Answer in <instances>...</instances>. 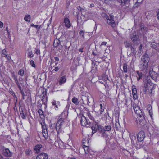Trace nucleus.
<instances>
[{
    "label": "nucleus",
    "instance_id": "nucleus-31",
    "mask_svg": "<svg viewBox=\"0 0 159 159\" xmlns=\"http://www.w3.org/2000/svg\"><path fill=\"white\" fill-rule=\"evenodd\" d=\"M125 46L128 48H129L132 45V44L127 42H125Z\"/></svg>",
    "mask_w": 159,
    "mask_h": 159
},
{
    "label": "nucleus",
    "instance_id": "nucleus-38",
    "mask_svg": "<svg viewBox=\"0 0 159 159\" xmlns=\"http://www.w3.org/2000/svg\"><path fill=\"white\" fill-rule=\"evenodd\" d=\"M30 64L31 66L33 67H35L36 66L34 61L33 60H31L30 61Z\"/></svg>",
    "mask_w": 159,
    "mask_h": 159
},
{
    "label": "nucleus",
    "instance_id": "nucleus-62",
    "mask_svg": "<svg viewBox=\"0 0 159 159\" xmlns=\"http://www.w3.org/2000/svg\"><path fill=\"white\" fill-rule=\"evenodd\" d=\"M92 54H93V55H96V54L94 52H93Z\"/></svg>",
    "mask_w": 159,
    "mask_h": 159
},
{
    "label": "nucleus",
    "instance_id": "nucleus-13",
    "mask_svg": "<svg viewBox=\"0 0 159 159\" xmlns=\"http://www.w3.org/2000/svg\"><path fill=\"white\" fill-rule=\"evenodd\" d=\"M145 134L143 131L139 132L138 134L137 138L139 141H142L145 138Z\"/></svg>",
    "mask_w": 159,
    "mask_h": 159
},
{
    "label": "nucleus",
    "instance_id": "nucleus-15",
    "mask_svg": "<svg viewBox=\"0 0 159 159\" xmlns=\"http://www.w3.org/2000/svg\"><path fill=\"white\" fill-rule=\"evenodd\" d=\"M3 154L6 156H11V153L8 148H4L2 150Z\"/></svg>",
    "mask_w": 159,
    "mask_h": 159
},
{
    "label": "nucleus",
    "instance_id": "nucleus-34",
    "mask_svg": "<svg viewBox=\"0 0 159 159\" xmlns=\"http://www.w3.org/2000/svg\"><path fill=\"white\" fill-rule=\"evenodd\" d=\"M24 71L23 69H20L18 72V74L20 75L21 76H23L24 74Z\"/></svg>",
    "mask_w": 159,
    "mask_h": 159
},
{
    "label": "nucleus",
    "instance_id": "nucleus-28",
    "mask_svg": "<svg viewBox=\"0 0 159 159\" xmlns=\"http://www.w3.org/2000/svg\"><path fill=\"white\" fill-rule=\"evenodd\" d=\"M25 153L27 155H30L32 153V151L30 149H26L25 152Z\"/></svg>",
    "mask_w": 159,
    "mask_h": 159
},
{
    "label": "nucleus",
    "instance_id": "nucleus-32",
    "mask_svg": "<svg viewBox=\"0 0 159 159\" xmlns=\"http://www.w3.org/2000/svg\"><path fill=\"white\" fill-rule=\"evenodd\" d=\"M123 70L124 72L126 73L127 71V65L126 63L124 64L123 66Z\"/></svg>",
    "mask_w": 159,
    "mask_h": 159
},
{
    "label": "nucleus",
    "instance_id": "nucleus-47",
    "mask_svg": "<svg viewBox=\"0 0 159 159\" xmlns=\"http://www.w3.org/2000/svg\"><path fill=\"white\" fill-rule=\"evenodd\" d=\"M102 2L106 4H108L110 2V0H103Z\"/></svg>",
    "mask_w": 159,
    "mask_h": 159
},
{
    "label": "nucleus",
    "instance_id": "nucleus-56",
    "mask_svg": "<svg viewBox=\"0 0 159 159\" xmlns=\"http://www.w3.org/2000/svg\"><path fill=\"white\" fill-rule=\"evenodd\" d=\"M84 49V48H80L79 50V51L81 52H83V49Z\"/></svg>",
    "mask_w": 159,
    "mask_h": 159
},
{
    "label": "nucleus",
    "instance_id": "nucleus-25",
    "mask_svg": "<svg viewBox=\"0 0 159 159\" xmlns=\"http://www.w3.org/2000/svg\"><path fill=\"white\" fill-rule=\"evenodd\" d=\"M42 133L43 136L45 138H47L48 137L47 130H42Z\"/></svg>",
    "mask_w": 159,
    "mask_h": 159
},
{
    "label": "nucleus",
    "instance_id": "nucleus-49",
    "mask_svg": "<svg viewBox=\"0 0 159 159\" xmlns=\"http://www.w3.org/2000/svg\"><path fill=\"white\" fill-rule=\"evenodd\" d=\"M139 120V123L141 125L143 124L144 123V120Z\"/></svg>",
    "mask_w": 159,
    "mask_h": 159
},
{
    "label": "nucleus",
    "instance_id": "nucleus-1",
    "mask_svg": "<svg viewBox=\"0 0 159 159\" xmlns=\"http://www.w3.org/2000/svg\"><path fill=\"white\" fill-rule=\"evenodd\" d=\"M58 119L59 120L55 125V124H53L52 125H55V128L57 131V133L60 132L62 131V126L63 124L64 123V119L61 117L60 118L59 116Z\"/></svg>",
    "mask_w": 159,
    "mask_h": 159
},
{
    "label": "nucleus",
    "instance_id": "nucleus-53",
    "mask_svg": "<svg viewBox=\"0 0 159 159\" xmlns=\"http://www.w3.org/2000/svg\"><path fill=\"white\" fill-rule=\"evenodd\" d=\"M143 47V45L142 44L140 45L139 48V49L141 52Z\"/></svg>",
    "mask_w": 159,
    "mask_h": 159
},
{
    "label": "nucleus",
    "instance_id": "nucleus-29",
    "mask_svg": "<svg viewBox=\"0 0 159 159\" xmlns=\"http://www.w3.org/2000/svg\"><path fill=\"white\" fill-rule=\"evenodd\" d=\"M150 74L152 78H154L156 76V75H157V74L155 73V72L153 71H150Z\"/></svg>",
    "mask_w": 159,
    "mask_h": 159
},
{
    "label": "nucleus",
    "instance_id": "nucleus-5",
    "mask_svg": "<svg viewBox=\"0 0 159 159\" xmlns=\"http://www.w3.org/2000/svg\"><path fill=\"white\" fill-rule=\"evenodd\" d=\"M85 95L83 94L82 96L81 99L84 104H89L90 102L89 101V94L88 93H85Z\"/></svg>",
    "mask_w": 159,
    "mask_h": 159
},
{
    "label": "nucleus",
    "instance_id": "nucleus-9",
    "mask_svg": "<svg viewBox=\"0 0 159 159\" xmlns=\"http://www.w3.org/2000/svg\"><path fill=\"white\" fill-rule=\"evenodd\" d=\"M20 112L21 118L24 119H25L27 117V113L26 110L25 108H21L20 109Z\"/></svg>",
    "mask_w": 159,
    "mask_h": 159
},
{
    "label": "nucleus",
    "instance_id": "nucleus-6",
    "mask_svg": "<svg viewBox=\"0 0 159 159\" xmlns=\"http://www.w3.org/2000/svg\"><path fill=\"white\" fill-rule=\"evenodd\" d=\"M95 121V122L93 123L91 127L92 134L95 133L99 129V126L98 122L97 121Z\"/></svg>",
    "mask_w": 159,
    "mask_h": 159
},
{
    "label": "nucleus",
    "instance_id": "nucleus-42",
    "mask_svg": "<svg viewBox=\"0 0 159 159\" xmlns=\"http://www.w3.org/2000/svg\"><path fill=\"white\" fill-rule=\"evenodd\" d=\"M10 93L15 98H17V97L15 95V93L13 91H10Z\"/></svg>",
    "mask_w": 159,
    "mask_h": 159
},
{
    "label": "nucleus",
    "instance_id": "nucleus-16",
    "mask_svg": "<svg viewBox=\"0 0 159 159\" xmlns=\"http://www.w3.org/2000/svg\"><path fill=\"white\" fill-rule=\"evenodd\" d=\"M42 147V145L39 144L36 145L34 148V150L36 153H39L41 148Z\"/></svg>",
    "mask_w": 159,
    "mask_h": 159
},
{
    "label": "nucleus",
    "instance_id": "nucleus-30",
    "mask_svg": "<svg viewBox=\"0 0 159 159\" xmlns=\"http://www.w3.org/2000/svg\"><path fill=\"white\" fill-rule=\"evenodd\" d=\"M83 148L85 151V153L87 154H88V149H89V147L88 146L84 145Z\"/></svg>",
    "mask_w": 159,
    "mask_h": 159
},
{
    "label": "nucleus",
    "instance_id": "nucleus-46",
    "mask_svg": "<svg viewBox=\"0 0 159 159\" xmlns=\"http://www.w3.org/2000/svg\"><path fill=\"white\" fill-rule=\"evenodd\" d=\"M31 26L32 27H34L36 28H37L38 30L39 29V28H38L39 25H34L33 24H32L31 25Z\"/></svg>",
    "mask_w": 159,
    "mask_h": 159
},
{
    "label": "nucleus",
    "instance_id": "nucleus-21",
    "mask_svg": "<svg viewBox=\"0 0 159 159\" xmlns=\"http://www.w3.org/2000/svg\"><path fill=\"white\" fill-rule=\"evenodd\" d=\"M64 24L65 27L67 28H70L71 24L70 20H64Z\"/></svg>",
    "mask_w": 159,
    "mask_h": 159
},
{
    "label": "nucleus",
    "instance_id": "nucleus-58",
    "mask_svg": "<svg viewBox=\"0 0 159 159\" xmlns=\"http://www.w3.org/2000/svg\"><path fill=\"white\" fill-rule=\"evenodd\" d=\"M59 70V68L58 67H55L54 69V70L55 71H57Z\"/></svg>",
    "mask_w": 159,
    "mask_h": 159
},
{
    "label": "nucleus",
    "instance_id": "nucleus-57",
    "mask_svg": "<svg viewBox=\"0 0 159 159\" xmlns=\"http://www.w3.org/2000/svg\"><path fill=\"white\" fill-rule=\"evenodd\" d=\"M158 10V11L157 12V17L158 19L159 20V9Z\"/></svg>",
    "mask_w": 159,
    "mask_h": 159
},
{
    "label": "nucleus",
    "instance_id": "nucleus-40",
    "mask_svg": "<svg viewBox=\"0 0 159 159\" xmlns=\"http://www.w3.org/2000/svg\"><path fill=\"white\" fill-rule=\"evenodd\" d=\"M38 113L40 116H43V111L41 109H39L38 110Z\"/></svg>",
    "mask_w": 159,
    "mask_h": 159
},
{
    "label": "nucleus",
    "instance_id": "nucleus-44",
    "mask_svg": "<svg viewBox=\"0 0 159 159\" xmlns=\"http://www.w3.org/2000/svg\"><path fill=\"white\" fill-rule=\"evenodd\" d=\"M20 93L22 94V95L23 96H26V95L25 94V93L22 89H21V90H20Z\"/></svg>",
    "mask_w": 159,
    "mask_h": 159
},
{
    "label": "nucleus",
    "instance_id": "nucleus-2",
    "mask_svg": "<svg viewBox=\"0 0 159 159\" xmlns=\"http://www.w3.org/2000/svg\"><path fill=\"white\" fill-rule=\"evenodd\" d=\"M39 93H41L40 95V97L42 98L41 100L43 104H45L47 100L48 96L47 94V90L45 89H41L39 92Z\"/></svg>",
    "mask_w": 159,
    "mask_h": 159
},
{
    "label": "nucleus",
    "instance_id": "nucleus-41",
    "mask_svg": "<svg viewBox=\"0 0 159 159\" xmlns=\"http://www.w3.org/2000/svg\"><path fill=\"white\" fill-rule=\"evenodd\" d=\"M28 56L29 57H32L34 56V54H33V52L32 51L29 52L28 53Z\"/></svg>",
    "mask_w": 159,
    "mask_h": 159
},
{
    "label": "nucleus",
    "instance_id": "nucleus-54",
    "mask_svg": "<svg viewBox=\"0 0 159 159\" xmlns=\"http://www.w3.org/2000/svg\"><path fill=\"white\" fill-rule=\"evenodd\" d=\"M54 59L56 61H58L59 60V58L57 57H55Z\"/></svg>",
    "mask_w": 159,
    "mask_h": 159
},
{
    "label": "nucleus",
    "instance_id": "nucleus-64",
    "mask_svg": "<svg viewBox=\"0 0 159 159\" xmlns=\"http://www.w3.org/2000/svg\"><path fill=\"white\" fill-rule=\"evenodd\" d=\"M77 59L78 61H79L80 60V58H79V57H78L77 58Z\"/></svg>",
    "mask_w": 159,
    "mask_h": 159
},
{
    "label": "nucleus",
    "instance_id": "nucleus-51",
    "mask_svg": "<svg viewBox=\"0 0 159 159\" xmlns=\"http://www.w3.org/2000/svg\"><path fill=\"white\" fill-rule=\"evenodd\" d=\"M107 44V43L106 42H104L102 43L101 44V46L102 47H103V45H105Z\"/></svg>",
    "mask_w": 159,
    "mask_h": 159
},
{
    "label": "nucleus",
    "instance_id": "nucleus-20",
    "mask_svg": "<svg viewBox=\"0 0 159 159\" xmlns=\"http://www.w3.org/2000/svg\"><path fill=\"white\" fill-rule=\"evenodd\" d=\"M111 129V127L110 126H106L103 129V130L102 129L101 131L103 133H105V131H109Z\"/></svg>",
    "mask_w": 159,
    "mask_h": 159
},
{
    "label": "nucleus",
    "instance_id": "nucleus-27",
    "mask_svg": "<svg viewBox=\"0 0 159 159\" xmlns=\"http://www.w3.org/2000/svg\"><path fill=\"white\" fill-rule=\"evenodd\" d=\"M72 102L74 103L77 105L79 103V102L78 101V99L76 97H74L72 99Z\"/></svg>",
    "mask_w": 159,
    "mask_h": 159
},
{
    "label": "nucleus",
    "instance_id": "nucleus-17",
    "mask_svg": "<svg viewBox=\"0 0 159 159\" xmlns=\"http://www.w3.org/2000/svg\"><path fill=\"white\" fill-rule=\"evenodd\" d=\"M66 76L64 75L59 78V85H61L66 81Z\"/></svg>",
    "mask_w": 159,
    "mask_h": 159
},
{
    "label": "nucleus",
    "instance_id": "nucleus-18",
    "mask_svg": "<svg viewBox=\"0 0 159 159\" xmlns=\"http://www.w3.org/2000/svg\"><path fill=\"white\" fill-rule=\"evenodd\" d=\"M135 49H134V46L132 45L129 48V52H128V54L129 55L130 54H135Z\"/></svg>",
    "mask_w": 159,
    "mask_h": 159
},
{
    "label": "nucleus",
    "instance_id": "nucleus-39",
    "mask_svg": "<svg viewBox=\"0 0 159 159\" xmlns=\"http://www.w3.org/2000/svg\"><path fill=\"white\" fill-rule=\"evenodd\" d=\"M36 50V52H35V53H36L37 54H40V50H39V48H38L37 47H36L35 48Z\"/></svg>",
    "mask_w": 159,
    "mask_h": 159
},
{
    "label": "nucleus",
    "instance_id": "nucleus-19",
    "mask_svg": "<svg viewBox=\"0 0 159 159\" xmlns=\"http://www.w3.org/2000/svg\"><path fill=\"white\" fill-rule=\"evenodd\" d=\"M119 2L122 6H126L129 2V0H119Z\"/></svg>",
    "mask_w": 159,
    "mask_h": 159
},
{
    "label": "nucleus",
    "instance_id": "nucleus-48",
    "mask_svg": "<svg viewBox=\"0 0 159 159\" xmlns=\"http://www.w3.org/2000/svg\"><path fill=\"white\" fill-rule=\"evenodd\" d=\"M152 47L153 48L155 49L156 48V44L155 43H153L152 44Z\"/></svg>",
    "mask_w": 159,
    "mask_h": 159
},
{
    "label": "nucleus",
    "instance_id": "nucleus-60",
    "mask_svg": "<svg viewBox=\"0 0 159 159\" xmlns=\"http://www.w3.org/2000/svg\"><path fill=\"white\" fill-rule=\"evenodd\" d=\"M0 159H3V157L0 154Z\"/></svg>",
    "mask_w": 159,
    "mask_h": 159
},
{
    "label": "nucleus",
    "instance_id": "nucleus-22",
    "mask_svg": "<svg viewBox=\"0 0 159 159\" xmlns=\"http://www.w3.org/2000/svg\"><path fill=\"white\" fill-rule=\"evenodd\" d=\"M143 0H137L136 2L133 6L134 7V8L138 7Z\"/></svg>",
    "mask_w": 159,
    "mask_h": 159
},
{
    "label": "nucleus",
    "instance_id": "nucleus-8",
    "mask_svg": "<svg viewBox=\"0 0 159 159\" xmlns=\"http://www.w3.org/2000/svg\"><path fill=\"white\" fill-rule=\"evenodd\" d=\"M142 61L143 62V66L145 68H147L148 67V63L149 61V59L148 56L144 55L142 57Z\"/></svg>",
    "mask_w": 159,
    "mask_h": 159
},
{
    "label": "nucleus",
    "instance_id": "nucleus-26",
    "mask_svg": "<svg viewBox=\"0 0 159 159\" xmlns=\"http://www.w3.org/2000/svg\"><path fill=\"white\" fill-rule=\"evenodd\" d=\"M60 41L57 39L55 40L54 43V46L56 47H57L58 45H59L60 44Z\"/></svg>",
    "mask_w": 159,
    "mask_h": 159
},
{
    "label": "nucleus",
    "instance_id": "nucleus-7",
    "mask_svg": "<svg viewBox=\"0 0 159 159\" xmlns=\"http://www.w3.org/2000/svg\"><path fill=\"white\" fill-rule=\"evenodd\" d=\"M86 115L91 120H93L94 121H98V120L99 119V114L98 112H97L96 116H95V117H93L91 115L90 113H89V111H87V112L86 113Z\"/></svg>",
    "mask_w": 159,
    "mask_h": 159
},
{
    "label": "nucleus",
    "instance_id": "nucleus-37",
    "mask_svg": "<svg viewBox=\"0 0 159 159\" xmlns=\"http://www.w3.org/2000/svg\"><path fill=\"white\" fill-rule=\"evenodd\" d=\"M31 19L30 16L29 15H27L24 17V20H30Z\"/></svg>",
    "mask_w": 159,
    "mask_h": 159
},
{
    "label": "nucleus",
    "instance_id": "nucleus-61",
    "mask_svg": "<svg viewBox=\"0 0 159 159\" xmlns=\"http://www.w3.org/2000/svg\"><path fill=\"white\" fill-rule=\"evenodd\" d=\"M55 106V107L56 110H57L58 108V106H57V105H56Z\"/></svg>",
    "mask_w": 159,
    "mask_h": 159
},
{
    "label": "nucleus",
    "instance_id": "nucleus-55",
    "mask_svg": "<svg viewBox=\"0 0 159 159\" xmlns=\"http://www.w3.org/2000/svg\"><path fill=\"white\" fill-rule=\"evenodd\" d=\"M52 104L53 105H56V102L55 101H54L52 102Z\"/></svg>",
    "mask_w": 159,
    "mask_h": 159
},
{
    "label": "nucleus",
    "instance_id": "nucleus-36",
    "mask_svg": "<svg viewBox=\"0 0 159 159\" xmlns=\"http://www.w3.org/2000/svg\"><path fill=\"white\" fill-rule=\"evenodd\" d=\"M85 31L84 30H81L80 32V36L82 37L83 38H84Z\"/></svg>",
    "mask_w": 159,
    "mask_h": 159
},
{
    "label": "nucleus",
    "instance_id": "nucleus-59",
    "mask_svg": "<svg viewBox=\"0 0 159 159\" xmlns=\"http://www.w3.org/2000/svg\"><path fill=\"white\" fill-rule=\"evenodd\" d=\"M19 80L23 82V79L21 77H20L19 78Z\"/></svg>",
    "mask_w": 159,
    "mask_h": 159
},
{
    "label": "nucleus",
    "instance_id": "nucleus-50",
    "mask_svg": "<svg viewBox=\"0 0 159 159\" xmlns=\"http://www.w3.org/2000/svg\"><path fill=\"white\" fill-rule=\"evenodd\" d=\"M108 47H107V48L105 50V52H106L107 53H109L110 52V50L109 48H108Z\"/></svg>",
    "mask_w": 159,
    "mask_h": 159
},
{
    "label": "nucleus",
    "instance_id": "nucleus-14",
    "mask_svg": "<svg viewBox=\"0 0 159 159\" xmlns=\"http://www.w3.org/2000/svg\"><path fill=\"white\" fill-rule=\"evenodd\" d=\"M132 95L133 96V98L134 100H135L137 99V89L134 86H133L132 87Z\"/></svg>",
    "mask_w": 159,
    "mask_h": 159
},
{
    "label": "nucleus",
    "instance_id": "nucleus-23",
    "mask_svg": "<svg viewBox=\"0 0 159 159\" xmlns=\"http://www.w3.org/2000/svg\"><path fill=\"white\" fill-rule=\"evenodd\" d=\"M107 23L109 25L113 27L115 26L116 25V23L114 20H107Z\"/></svg>",
    "mask_w": 159,
    "mask_h": 159
},
{
    "label": "nucleus",
    "instance_id": "nucleus-43",
    "mask_svg": "<svg viewBox=\"0 0 159 159\" xmlns=\"http://www.w3.org/2000/svg\"><path fill=\"white\" fill-rule=\"evenodd\" d=\"M2 52L3 54L5 55V57H7V55L6 54L7 53L5 49H4L2 51Z\"/></svg>",
    "mask_w": 159,
    "mask_h": 159
},
{
    "label": "nucleus",
    "instance_id": "nucleus-11",
    "mask_svg": "<svg viewBox=\"0 0 159 159\" xmlns=\"http://www.w3.org/2000/svg\"><path fill=\"white\" fill-rule=\"evenodd\" d=\"M48 157L46 153L43 152L38 155L36 157V159H48Z\"/></svg>",
    "mask_w": 159,
    "mask_h": 159
},
{
    "label": "nucleus",
    "instance_id": "nucleus-52",
    "mask_svg": "<svg viewBox=\"0 0 159 159\" xmlns=\"http://www.w3.org/2000/svg\"><path fill=\"white\" fill-rule=\"evenodd\" d=\"M84 16H82V17L81 16L80 17V16H79L78 17V20H80V19H84Z\"/></svg>",
    "mask_w": 159,
    "mask_h": 159
},
{
    "label": "nucleus",
    "instance_id": "nucleus-4",
    "mask_svg": "<svg viewBox=\"0 0 159 159\" xmlns=\"http://www.w3.org/2000/svg\"><path fill=\"white\" fill-rule=\"evenodd\" d=\"M153 87V84L151 82H147L144 89V93H151Z\"/></svg>",
    "mask_w": 159,
    "mask_h": 159
},
{
    "label": "nucleus",
    "instance_id": "nucleus-10",
    "mask_svg": "<svg viewBox=\"0 0 159 159\" xmlns=\"http://www.w3.org/2000/svg\"><path fill=\"white\" fill-rule=\"evenodd\" d=\"M133 107L135 113L138 115H139V117L140 118L141 117L142 112L140 108L136 104H134L133 105Z\"/></svg>",
    "mask_w": 159,
    "mask_h": 159
},
{
    "label": "nucleus",
    "instance_id": "nucleus-33",
    "mask_svg": "<svg viewBox=\"0 0 159 159\" xmlns=\"http://www.w3.org/2000/svg\"><path fill=\"white\" fill-rule=\"evenodd\" d=\"M41 124L42 125V130H47L46 125L44 123H43V124L41 123Z\"/></svg>",
    "mask_w": 159,
    "mask_h": 159
},
{
    "label": "nucleus",
    "instance_id": "nucleus-3",
    "mask_svg": "<svg viewBox=\"0 0 159 159\" xmlns=\"http://www.w3.org/2000/svg\"><path fill=\"white\" fill-rule=\"evenodd\" d=\"M87 117H86L83 115H82L80 120L82 126L87 127H89L91 122L89 119H87Z\"/></svg>",
    "mask_w": 159,
    "mask_h": 159
},
{
    "label": "nucleus",
    "instance_id": "nucleus-24",
    "mask_svg": "<svg viewBox=\"0 0 159 159\" xmlns=\"http://www.w3.org/2000/svg\"><path fill=\"white\" fill-rule=\"evenodd\" d=\"M12 77L13 79L15 80V82L16 83H17L18 82V80L17 79V76H16L14 74V72H12L11 73Z\"/></svg>",
    "mask_w": 159,
    "mask_h": 159
},
{
    "label": "nucleus",
    "instance_id": "nucleus-35",
    "mask_svg": "<svg viewBox=\"0 0 159 159\" xmlns=\"http://www.w3.org/2000/svg\"><path fill=\"white\" fill-rule=\"evenodd\" d=\"M137 73L138 74L139 77H138V80H139L140 79H141L142 77V73H139V71L137 72Z\"/></svg>",
    "mask_w": 159,
    "mask_h": 159
},
{
    "label": "nucleus",
    "instance_id": "nucleus-45",
    "mask_svg": "<svg viewBox=\"0 0 159 159\" xmlns=\"http://www.w3.org/2000/svg\"><path fill=\"white\" fill-rule=\"evenodd\" d=\"M16 85H17V86H18V88H19V89L20 90H21V89H21V87L20 85V84L19 83V82H18L17 83H16Z\"/></svg>",
    "mask_w": 159,
    "mask_h": 159
},
{
    "label": "nucleus",
    "instance_id": "nucleus-63",
    "mask_svg": "<svg viewBox=\"0 0 159 159\" xmlns=\"http://www.w3.org/2000/svg\"><path fill=\"white\" fill-rule=\"evenodd\" d=\"M100 107H101V108H102V106L101 104H100Z\"/></svg>",
    "mask_w": 159,
    "mask_h": 159
},
{
    "label": "nucleus",
    "instance_id": "nucleus-12",
    "mask_svg": "<svg viewBox=\"0 0 159 159\" xmlns=\"http://www.w3.org/2000/svg\"><path fill=\"white\" fill-rule=\"evenodd\" d=\"M131 39L134 43H136L139 41V36L135 33L132 34L131 36Z\"/></svg>",
    "mask_w": 159,
    "mask_h": 159
}]
</instances>
